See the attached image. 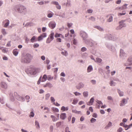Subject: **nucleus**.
Returning a JSON list of instances; mask_svg holds the SVG:
<instances>
[{
    "label": "nucleus",
    "instance_id": "obj_1",
    "mask_svg": "<svg viewBox=\"0 0 132 132\" xmlns=\"http://www.w3.org/2000/svg\"><path fill=\"white\" fill-rule=\"evenodd\" d=\"M33 56L30 54L27 53L24 56L22 57L21 59V62L23 63H29L31 62L33 59Z\"/></svg>",
    "mask_w": 132,
    "mask_h": 132
},
{
    "label": "nucleus",
    "instance_id": "obj_2",
    "mask_svg": "<svg viewBox=\"0 0 132 132\" xmlns=\"http://www.w3.org/2000/svg\"><path fill=\"white\" fill-rule=\"evenodd\" d=\"M13 9L16 12L19 13H23L27 11L26 7L24 6L18 4L14 6Z\"/></svg>",
    "mask_w": 132,
    "mask_h": 132
},
{
    "label": "nucleus",
    "instance_id": "obj_3",
    "mask_svg": "<svg viewBox=\"0 0 132 132\" xmlns=\"http://www.w3.org/2000/svg\"><path fill=\"white\" fill-rule=\"evenodd\" d=\"M105 45L108 49L112 52H114L116 51L115 48L111 43H106L105 44Z\"/></svg>",
    "mask_w": 132,
    "mask_h": 132
},
{
    "label": "nucleus",
    "instance_id": "obj_4",
    "mask_svg": "<svg viewBox=\"0 0 132 132\" xmlns=\"http://www.w3.org/2000/svg\"><path fill=\"white\" fill-rule=\"evenodd\" d=\"M127 55L124 51L122 49L120 50V56L122 59H125L127 57Z\"/></svg>",
    "mask_w": 132,
    "mask_h": 132
},
{
    "label": "nucleus",
    "instance_id": "obj_5",
    "mask_svg": "<svg viewBox=\"0 0 132 132\" xmlns=\"http://www.w3.org/2000/svg\"><path fill=\"white\" fill-rule=\"evenodd\" d=\"M14 95L15 98L18 101H24V98L19 95H18L16 92H14Z\"/></svg>",
    "mask_w": 132,
    "mask_h": 132
},
{
    "label": "nucleus",
    "instance_id": "obj_6",
    "mask_svg": "<svg viewBox=\"0 0 132 132\" xmlns=\"http://www.w3.org/2000/svg\"><path fill=\"white\" fill-rule=\"evenodd\" d=\"M54 33L53 32L51 33L50 35V39L49 37L47 39L46 41V43H49L51 42L54 39Z\"/></svg>",
    "mask_w": 132,
    "mask_h": 132
},
{
    "label": "nucleus",
    "instance_id": "obj_7",
    "mask_svg": "<svg viewBox=\"0 0 132 132\" xmlns=\"http://www.w3.org/2000/svg\"><path fill=\"white\" fill-rule=\"evenodd\" d=\"M80 35L82 37L83 40H85L88 37L87 34L83 31H80Z\"/></svg>",
    "mask_w": 132,
    "mask_h": 132
},
{
    "label": "nucleus",
    "instance_id": "obj_8",
    "mask_svg": "<svg viewBox=\"0 0 132 132\" xmlns=\"http://www.w3.org/2000/svg\"><path fill=\"white\" fill-rule=\"evenodd\" d=\"M106 17L108 18L107 19V21L108 22H112L113 21V16L111 14L107 15Z\"/></svg>",
    "mask_w": 132,
    "mask_h": 132
},
{
    "label": "nucleus",
    "instance_id": "obj_9",
    "mask_svg": "<svg viewBox=\"0 0 132 132\" xmlns=\"http://www.w3.org/2000/svg\"><path fill=\"white\" fill-rule=\"evenodd\" d=\"M3 23L4 24V27L5 28H7L10 23V21L9 20L6 19L3 22Z\"/></svg>",
    "mask_w": 132,
    "mask_h": 132
},
{
    "label": "nucleus",
    "instance_id": "obj_10",
    "mask_svg": "<svg viewBox=\"0 0 132 132\" xmlns=\"http://www.w3.org/2000/svg\"><path fill=\"white\" fill-rule=\"evenodd\" d=\"M46 36V33H43L38 38V40L39 41L42 40L43 38L45 37Z\"/></svg>",
    "mask_w": 132,
    "mask_h": 132
},
{
    "label": "nucleus",
    "instance_id": "obj_11",
    "mask_svg": "<svg viewBox=\"0 0 132 132\" xmlns=\"http://www.w3.org/2000/svg\"><path fill=\"white\" fill-rule=\"evenodd\" d=\"M0 85L1 87L5 89H6L7 87V84L4 82H1Z\"/></svg>",
    "mask_w": 132,
    "mask_h": 132
},
{
    "label": "nucleus",
    "instance_id": "obj_12",
    "mask_svg": "<svg viewBox=\"0 0 132 132\" xmlns=\"http://www.w3.org/2000/svg\"><path fill=\"white\" fill-rule=\"evenodd\" d=\"M127 102V101L126 99H123L121 101V103L120 104V106H123L126 104Z\"/></svg>",
    "mask_w": 132,
    "mask_h": 132
},
{
    "label": "nucleus",
    "instance_id": "obj_13",
    "mask_svg": "<svg viewBox=\"0 0 132 132\" xmlns=\"http://www.w3.org/2000/svg\"><path fill=\"white\" fill-rule=\"evenodd\" d=\"M37 69L35 68H34L31 69L30 72V73L31 75H35L37 72Z\"/></svg>",
    "mask_w": 132,
    "mask_h": 132
},
{
    "label": "nucleus",
    "instance_id": "obj_14",
    "mask_svg": "<svg viewBox=\"0 0 132 132\" xmlns=\"http://www.w3.org/2000/svg\"><path fill=\"white\" fill-rule=\"evenodd\" d=\"M84 84L81 82L79 83L76 86V87L77 89H78L79 90L80 89H81L82 88L84 87Z\"/></svg>",
    "mask_w": 132,
    "mask_h": 132
},
{
    "label": "nucleus",
    "instance_id": "obj_15",
    "mask_svg": "<svg viewBox=\"0 0 132 132\" xmlns=\"http://www.w3.org/2000/svg\"><path fill=\"white\" fill-rule=\"evenodd\" d=\"M48 26L51 29H54L55 27L56 23H55L50 22L48 24Z\"/></svg>",
    "mask_w": 132,
    "mask_h": 132
},
{
    "label": "nucleus",
    "instance_id": "obj_16",
    "mask_svg": "<svg viewBox=\"0 0 132 132\" xmlns=\"http://www.w3.org/2000/svg\"><path fill=\"white\" fill-rule=\"evenodd\" d=\"M120 24L119 26L117 28V30L120 29L123 27H125L126 26V24L125 23H119Z\"/></svg>",
    "mask_w": 132,
    "mask_h": 132
},
{
    "label": "nucleus",
    "instance_id": "obj_17",
    "mask_svg": "<svg viewBox=\"0 0 132 132\" xmlns=\"http://www.w3.org/2000/svg\"><path fill=\"white\" fill-rule=\"evenodd\" d=\"M53 85L50 82H48L46 83L45 85H43V87H48L50 88H51L53 87Z\"/></svg>",
    "mask_w": 132,
    "mask_h": 132
},
{
    "label": "nucleus",
    "instance_id": "obj_18",
    "mask_svg": "<svg viewBox=\"0 0 132 132\" xmlns=\"http://www.w3.org/2000/svg\"><path fill=\"white\" fill-rule=\"evenodd\" d=\"M112 126V123L110 121H109L108 124L107 125L106 127H105V129H107L109 128L110 127Z\"/></svg>",
    "mask_w": 132,
    "mask_h": 132
},
{
    "label": "nucleus",
    "instance_id": "obj_19",
    "mask_svg": "<svg viewBox=\"0 0 132 132\" xmlns=\"http://www.w3.org/2000/svg\"><path fill=\"white\" fill-rule=\"evenodd\" d=\"M94 100L93 97H92L90 99L89 102L87 103V104L89 105H92L94 102Z\"/></svg>",
    "mask_w": 132,
    "mask_h": 132
},
{
    "label": "nucleus",
    "instance_id": "obj_20",
    "mask_svg": "<svg viewBox=\"0 0 132 132\" xmlns=\"http://www.w3.org/2000/svg\"><path fill=\"white\" fill-rule=\"evenodd\" d=\"M66 115L65 113H62L61 114L60 117L62 120L66 118Z\"/></svg>",
    "mask_w": 132,
    "mask_h": 132
},
{
    "label": "nucleus",
    "instance_id": "obj_21",
    "mask_svg": "<svg viewBox=\"0 0 132 132\" xmlns=\"http://www.w3.org/2000/svg\"><path fill=\"white\" fill-rule=\"evenodd\" d=\"M47 78V76L46 75H44L42 77L41 81L43 82L45 81L46 80Z\"/></svg>",
    "mask_w": 132,
    "mask_h": 132
},
{
    "label": "nucleus",
    "instance_id": "obj_22",
    "mask_svg": "<svg viewBox=\"0 0 132 132\" xmlns=\"http://www.w3.org/2000/svg\"><path fill=\"white\" fill-rule=\"evenodd\" d=\"M35 123L36 128L37 129H39L40 128V126L39 122L37 121L36 120L35 122Z\"/></svg>",
    "mask_w": 132,
    "mask_h": 132
},
{
    "label": "nucleus",
    "instance_id": "obj_23",
    "mask_svg": "<svg viewBox=\"0 0 132 132\" xmlns=\"http://www.w3.org/2000/svg\"><path fill=\"white\" fill-rule=\"evenodd\" d=\"M93 70V68L92 66L89 65L87 69V72H89Z\"/></svg>",
    "mask_w": 132,
    "mask_h": 132
},
{
    "label": "nucleus",
    "instance_id": "obj_24",
    "mask_svg": "<svg viewBox=\"0 0 132 132\" xmlns=\"http://www.w3.org/2000/svg\"><path fill=\"white\" fill-rule=\"evenodd\" d=\"M118 39V38L116 37L115 36H112L111 38H110V40L114 41H116Z\"/></svg>",
    "mask_w": 132,
    "mask_h": 132
},
{
    "label": "nucleus",
    "instance_id": "obj_25",
    "mask_svg": "<svg viewBox=\"0 0 132 132\" xmlns=\"http://www.w3.org/2000/svg\"><path fill=\"white\" fill-rule=\"evenodd\" d=\"M10 100L11 101L13 102L15 100V98L13 95L11 93L10 95Z\"/></svg>",
    "mask_w": 132,
    "mask_h": 132
},
{
    "label": "nucleus",
    "instance_id": "obj_26",
    "mask_svg": "<svg viewBox=\"0 0 132 132\" xmlns=\"http://www.w3.org/2000/svg\"><path fill=\"white\" fill-rule=\"evenodd\" d=\"M110 86H115L116 84V83L114 82L113 80H111L110 83Z\"/></svg>",
    "mask_w": 132,
    "mask_h": 132
},
{
    "label": "nucleus",
    "instance_id": "obj_27",
    "mask_svg": "<svg viewBox=\"0 0 132 132\" xmlns=\"http://www.w3.org/2000/svg\"><path fill=\"white\" fill-rule=\"evenodd\" d=\"M69 108L68 107H65L64 106H62L61 109V110L63 111H67L68 110Z\"/></svg>",
    "mask_w": 132,
    "mask_h": 132
},
{
    "label": "nucleus",
    "instance_id": "obj_28",
    "mask_svg": "<svg viewBox=\"0 0 132 132\" xmlns=\"http://www.w3.org/2000/svg\"><path fill=\"white\" fill-rule=\"evenodd\" d=\"M51 117L52 118V121H55L58 120V119H57L53 115H52Z\"/></svg>",
    "mask_w": 132,
    "mask_h": 132
},
{
    "label": "nucleus",
    "instance_id": "obj_29",
    "mask_svg": "<svg viewBox=\"0 0 132 132\" xmlns=\"http://www.w3.org/2000/svg\"><path fill=\"white\" fill-rule=\"evenodd\" d=\"M71 2L70 0H67L66 4V6L69 7L71 6Z\"/></svg>",
    "mask_w": 132,
    "mask_h": 132
},
{
    "label": "nucleus",
    "instance_id": "obj_30",
    "mask_svg": "<svg viewBox=\"0 0 132 132\" xmlns=\"http://www.w3.org/2000/svg\"><path fill=\"white\" fill-rule=\"evenodd\" d=\"M1 31L3 34L4 35H5L7 34V33L5 29H2L1 30Z\"/></svg>",
    "mask_w": 132,
    "mask_h": 132
},
{
    "label": "nucleus",
    "instance_id": "obj_31",
    "mask_svg": "<svg viewBox=\"0 0 132 132\" xmlns=\"http://www.w3.org/2000/svg\"><path fill=\"white\" fill-rule=\"evenodd\" d=\"M102 61V60L98 57H97L96 59V62L97 63H100Z\"/></svg>",
    "mask_w": 132,
    "mask_h": 132
},
{
    "label": "nucleus",
    "instance_id": "obj_32",
    "mask_svg": "<svg viewBox=\"0 0 132 132\" xmlns=\"http://www.w3.org/2000/svg\"><path fill=\"white\" fill-rule=\"evenodd\" d=\"M118 93L120 96H123V92L121 91L119 89H118Z\"/></svg>",
    "mask_w": 132,
    "mask_h": 132
},
{
    "label": "nucleus",
    "instance_id": "obj_33",
    "mask_svg": "<svg viewBox=\"0 0 132 132\" xmlns=\"http://www.w3.org/2000/svg\"><path fill=\"white\" fill-rule=\"evenodd\" d=\"M83 94L84 97H87L88 96V92L87 91L84 92L83 93Z\"/></svg>",
    "mask_w": 132,
    "mask_h": 132
},
{
    "label": "nucleus",
    "instance_id": "obj_34",
    "mask_svg": "<svg viewBox=\"0 0 132 132\" xmlns=\"http://www.w3.org/2000/svg\"><path fill=\"white\" fill-rule=\"evenodd\" d=\"M128 5L127 4H125L123 5L122 7H120L119 9H125L127 8V6Z\"/></svg>",
    "mask_w": 132,
    "mask_h": 132
},
{
    "label": "nucleus",
    "instance_id": "obj_35",
    "mask_svg": "<svg viewBox=\"0 0 132 132\" xmlns=\"http://www.w3.org/2000/svg\"><path fill=\"white\" fill-rule=\"evenodd\" d=\"M84 42L87 45H88L89 44L90 42V40H89V39H86L85 40H84Z\"/></svg>",
    "mask_w": 132,
    "mask_h": 132
},
{
    "label": "nucleus",
    "instance_id": "obj_36",
    "mask_svg": "<svg viewBox=\"0 0 132 132\" xmlns=\"http://www.w3.org/2000/svg\"><path fill=\"white\" fill-rule=\"evenodd\" d=\"M94 28L97 29L100 31H101L103 30V29L101 27L99 26H96L94 27Z\"/></svg>",
    "mask_w": 132,
    "mask_h": 132
},
{
    "label": "nucleus",
    "instance_id": "obj_37",
    "mask_svg": "<svg viewBox=\"0 0 132 132\" xmlns=\"http://www.w3.org/2000/svg\"><path fill=\"white\" fill-rule=\"evenodd\" d=\"M13 53L14 55L15 56H17L18 53V52L16 50H14Z\"/></svg>",
    "mask_w": 132,
    "mask_h": 132
},
{
    "label": "nucleus",
    "instance_id": "obj_38",
    "mask_svg": "<svg viewBox=\"0 0 132 132\" xmlns=\"http://www.w3.org/2000/svg\"><path fill=\"white\" fill-rule=\"evenodd\" d=\"M61 53L63 55H64L65 56H67L68 55V53L66 51H64V52H62Z\"/></svg>",
    "mask_w": 132,
    "mask_h": 132
},
{
    "label": "nucleus",
    "instance_id": "obj_39",
    "mask_svg": "<svg viewBox=\"0 0 132 132\" xmlns=\"http://www.w3.org/2000/svg\"><path fill=\"white\" fill-rule=\"evenodd\" d=\"M112 36V35L111 34H107L106 35L105 37L110 40V38H111Z\"/></svg>",
    "mask_w": 132,
    "mask_h": 132
},
{
    "label": "nucleus",
    "instance_id": "obj_40",
    "mask_svg": "<svg viewBox=\"0 0 132 132\" xmlns=\"http://www.w3.org/2000/svg\"><path fill=\"white\" fill-rule=\"evenodd\" d=\"M36 38L35 36H34L30 39L31 42L33 43L35 41Z\"/></svg>",
    "mask_w": 132,
    "mask_h": 132
},
{
    "label": "nucleus",
    "instance_id": "obj_41",
    "mask_svg": "<svg viewBox=\"0 0 132 132\" xmlns=\"http://www.w3.org/2000/svg\"><path fill=\"white\" fill-rule=\"evenodd\" d=\"M26 98V101L27 102H29L30 101V97L28 95H26L25 97Z\"/></svg>",
    "mask_w": 132,
    "mask_h": 132
},
{
    "label": "nucleus",
    "instance_id": "obj_42",
    "mask_svg": "<svg viewBox=\"0 0 132 132\" xmlns=\"http://www.w3.org/2000/svg\"><path fill=\"white\" fill-rule=\"evenodd\" d=\"M47 79L48 80H52L53 79V77H52L51 75H49L47 76Z\"/></svg>",
    "mask_w": 132,
    "mask_h": 132
},
{
    "label": "nucleus",
    "instance_id": "obj_43",
    "mask_svg": "<svg viewBox=\"0 0 132 132\" xmlns=\"http://www.w3.org/2000/svg\"><path fill=\"white\" fill-rule=\"evenodd\" d=\"M50 96V94L47 93L45 95V99L47 100H48Z\"/></svg>",
    "mask_w": 132,
    "mask_h": 132
},
{
    "label": "nucleus",
    "instance_id": "obj_44",
    "mask_svg": "<svg viewBox=\"0 0 132 132\" xmlns=\"http://www.w3.org/2000/svg\"><path fill=\"white\" fill-rule=\"evenodd\" d=\"M51 3L52 4L56 6L59 4L58 2L57 1H52L51 2Z\"/></svg>",
    "mask_w": 132,
    "mask_h": 132
},
{
    "label": "nucleus",
    "instance_id": "obj_45",
    "mask_svg": "<svg viewBox=\"0 0 132 132\" xmlns=\"http://www.w3.org/2000/svg\"><path fill=\"white\" fill-rule=\"evenodd\" d=\"M53 14L52 13H49L47 15V16L49 18H51L53 16Z\"/></svg>",
    "mask_w": 132,
    "mask_h": 132
},
{
    "label": "nucleus",
    "instance_id": "obj_46",
    "mask_svg": "<svg viewBox=\"0 0 132 132\" xmlns=\"http://www.w3.org/2000/svg\"><path fill=\"white\" fill-rule=\"evenodd\" d=\"M52 110L54 112H58L59 111V109L53 107L52 108Z\"/></svg>",
    "mask_w": 132,
    "mask_h": 132
},
{
    "label": "nucleus",
    "instance_id": "obj_47",
    "mask_svg": "<svg viewBox=\"0 0 132 132\" xmlns=\"http://www.w3.org/2000/svg\"><path fill=\"white\" fill-rule=\"evenodd\" d=\"M65 132H71L70 130H69V127H66L65 130Z\"/></svg>",
    "mask_w": 132,
    "mask_h": 132
},
{
    "label": "nucleus",
    "instance_id": "obj_48",
    "mask_svg": "<svg viewBox=\"0 0 132 132\" xmlns=\"http://www.w3.org/2000/svg\"><path fill=\"white\" fill-rule=\"evenodd\" d=\"M107 99L109 101H113V99L112 97L110 96H108L107 97Z\"/></svg>",
    "mask_w": 132,
    "mask_h": 132
},
{
    "label": "nucleus",
    "instance_id": "obj_49",
    "mask_svg": "<svg viewBox=\"0 0 132 132\" xmlns=\"http://www.w3.org/2000/svg\"><path fill=\"white\" fill-rule=\"evenodd\" d=\"M76 96L80 95H81V94L80 93L78 92H74L73 93Z\"/></svg>",
    "mask_w": 132,
    "mask_h": 132
},
{
    "label": "nucleus",
    "instance_id": "obj_50",
    "mask_svg": "<svg viewBox=\"0 0 132 132\" xmlns=\"http://www.w3.org/2000/svg\"><path fill=\"white\" fill-rule=\"evenodd\" d=\"M90 82L93 85H95L96 84V81L94 80H92L90 81Z\"/></svg>",
    "mask_w": 132,
    "mask_h": 132
},
{
    "label": "nucleus",
    "instance_id": "obj_51",
    "mask_svg": "<svg viewBox=\"0 0 132 132\" xmlns=\"http://www.w3.org/2000/svg\"><path fill=\"white\" fill-rule=\"evenodd\" d=\"M94 45V42L92 41V40H91L88 45L90 46H93Z\"/></svg>",
    "mask_w": 132,
    "mask_h": 132
},
{
    "label": "nucleus",
    "instance_id": "obj_52",
    "mask_svg": "<svg viewBox=\"0 0 132 132\" xmlns=\"http://www.w3.org/2000/svg\"><path fill=\"white\" fill-rule=\"evenodd\" d=\"M78 102V100L76 99H74L73 100L72 103L73 104H76Z\"/></svg>",
    "mask_w": 132,
    "mask_h": 132
},
{
    "label": "nucleus",
    "instance_id": "obj_53",
    "mask_svg": "<svg viewBox=\"0 0 132 132\" xmlns=\"http://www.w3.org/2000/svg\"><path fill=\"white\" fill-rule=\"evenodd\" d=\"M50 100L52 103L54 102L55 101V100L53 97H51L50 98Z\"/></svg>",
    "mask_w": 132,
    "mask_h": 132
},
{
    "label": "nucleus",
    "instance_id": "obj_54",
    "mask_svg": "<svg viewBox=\"0 0 132 132\" xmlns=\"http://www.w3.org/2000/svg\"><path fill=\"white\" fill-rule=\"evenodd\" d=\"M35 114L33 111H31L30 113V115L29 116L30 117H33Z\"/></svg>",
    "mask_w": 132,
    "mask_h": 132
},
{
    "label": "nucleus",
    "instance_id": "obj_55",
    "mask_svg": "<svg viewBox=\"0 0 132 132\" xmlns=\"http://www.w3.org/2000/svg\"><path fill=\"white\" fill-rule=\"evenodd\" d=\"M33 46L34 48H36L39 47V45L37 43H35Z\"/></svg>",
    "mask_w": 132,
    "mask_h": 132
},
{
    "label": "nucleus",
    "instance_id": "obj_56",
    "mask_svg": "<svg viewBox=\"0 0 132 132\" xmlns=\"http://www.w3.org/2000/svg\"><path fill=\"white\" fill-rule=\"evenodd\" d=\"M87 50V48L85 47H83L81 48V51L82 52H84L86 51Z\"/></svg>",
    "mask_w": 132,
    "mask_h": 132
},
{
    "label": "nucleus",
    "instance_id": "obj_57",
    "mask_svg": "<svg viewBox=\"0 0 132 132\" xmlns=\"http://www.w3.org/2000/svg\"><path fill=\"white\" fill-rule=\"evenodd\" d=\"M126 12H125L123 11L121 13H119L118 14V15L119 16H121L122 15H125L126 14Z\"/></svg>",
    "mask_w": 132,
    "mask_h": 132
},
{
    "label": "nucleus",
    "instance_id": "obj_58",
    "mask_svg": "<svg viewBox=\"0 0 132 132\" xmlns=\"http://www.w3.org/2000/svg\"><path fill=\"white\" fill-rule=\"evenodd\" d=\"M89 19L93 21H95V18L93 16H91L89 18Z\"/></svg>",
    "mask_w": 132,
    "mask_h": 132
},
{
    "label": "nucleus",
    "instance_id": "obj_59",
    "mask_svg": "<svg viewBox=\"0 0 132 132\" xmlns=\"http://www.w3.org/2000/svg\"><path fill=\"white\" fill-rule=\"evenodd\" d=\"M96 121V119L93 118H92L90 120V122L92 123H93L94 122H95Z\"/></svg>",
    "mask_w": 132,
    "mask_h": 132
},
{
    "label": "nucleus",
    "instance_id": "obj_60",
    "mask_svg": "<svg viewBox=\"0 0 132 132\" xmlns=\"http://www.w3.org/2000/svg\"><path fill=\"white\" fill-rule=\"evenodd\" d=\"M56 7L58 10H60L61 8V6L59 4L56 6Z\"/></svg>",
    "mask_w": 132,
    "mask_h": 132
},
{
    "label": "nucleus",
    "instance_id": "obj_61",
    "mask_svg": "<svg viewBox=\"0 0 132 132\" xmlns=\"http://www.w3.org/2000/svg\"><path fill=\"white\" fill-rule=\"evenodd\" d=\"M62 122H57L56 124V126L57 127H59L61 124Z\"/></svg>",
    "mask_w": 132,
    "mask_h": 132
},
{
    "label": "nucleus",
    "instance_id": "obj_62",
    "mask_svg": "<svg viewBox=\"0 0 132 132\" xmlns=\"http://www.w3.org/2000/svg\"><path fill=\"white\" fill-rule=\"evenodd\" d=\"M31 23L30 22H28L26 23L24 27H27L29 26H30V24Z\"/></svg>",
    "mask_w": 132,
    "mask_h": 132
},
{
    "label": "nucleus",
    "instance_id": "obj_63",
    "mask_svg": "<svg viewBox=\"0 0 132 132\" xmlns=\"http://www.w3.org/2000/svg\"><path fill=\"white\" fill-rule=\"evenodd\" d=\"M93 11L92 9H88L87 10V12L89 13H92Z\"/></svg>",
    "mask_w": 132,
    "mask_h": 132
},
{
    "label": "nucleus",
    "instance_id": "obj_64",
    "mask_svg": "<svg viewBox=\"0 0 132 132\" xmlns=\"http://www.w3.org/2000/svg\"><path fill=\"white\" fill-rule=\"evenodd\" d=\"M122 128L121 127H120L118 129L117 131L118 132H122Z\"/></svg>",
    "mask_w": 132,
    "mask_h": 132
}]
</instances>
